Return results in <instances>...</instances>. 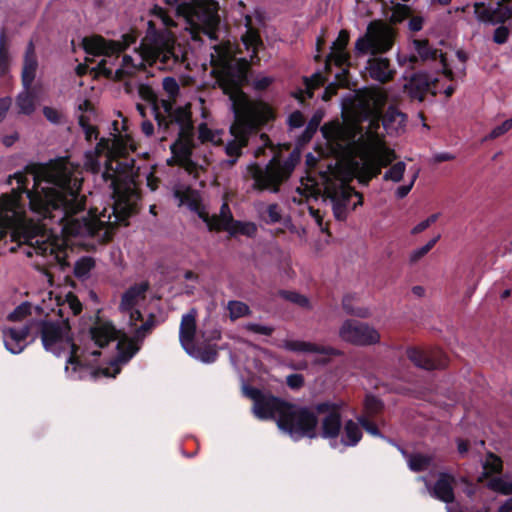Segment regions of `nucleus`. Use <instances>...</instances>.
<instances>
[{
    "instance_id": "31",
    "label": "nucleus",
    "mask_w": 512,
    "mask_h": 512,
    "mask_svg": "<svg viewBox=\"0 0 512 512\" xmlns=\"http://www.w3.org/2000/svg\"><path fill=\"white\" fill-rule=\"evenodd\" d=\"M138 94L142 100L150 105L157 126L162 127L165 125L163 119L160 117L159 99L153 88L148 84H140L138 86Z\"/></svg>"
},
{
    "instance_id": "54",
    "label": "nucleus",
    "mask_w": 512,
    "mask_h": 512,
    "mask_svg": "<svg viewBox=\"0 0 512 512\" xmlns=\"http://www.w3.org/2000/svg\"><path fill=\"white\" fill-rule=\"evenodd\" d=\"M349 60L350 55L347 51L331 50L327 56L326 66H328L330 62H333L336 66L343 67L349 64Z\"/></svg>"
},
{
    "instance_id": "16",
    "label": "nucleus",
    "mask_w": 512,
    "mask_h": 512,
    "mask_svg": "<svg viewBox=\"0 0 512 512\" xmlns=\"http://www.w3.org/2000/svg\"><path fill=\"white\" fill-rule=\"evenodd\" d=\"M474 12L481 22L503 24L512 17V0H499L495 7L475 3Z\"/></svg>"
},
{
    "instance_id": "62",
    "label": "nucleus",
    "mask_w": 512,
    "mask_h": 512,
    "mask_svg": "<svg viewBox=\"0 0 512 512\" xmlns=\"http://www.w3.org/2000/svg\"><path fill=\"white\" fill-rule=\"evenodd\" d=\"M162 86L164 91L172 99H175L180 91L179 84L174 77L168 76L163 79Z\"/></svg>"
},
{
    "instance_id": "26",
    "label": "nucleus",
    "mask_w": 512,
    "mask_h": 512,
    "mask_svg": "<svg viewBox=\"0 0 512 512\" xmlns=\"http://www.w3.org/2000/svg\"><path fill=\"white\" fill-rule=\"evenodd\" d=\"M454 483L453 475L446 472L440 473L434 484L432 495L444 503H453L455 500Z\"/></svg>"
},
{
    "instance_id": "6",
    "label": "nucleus",
    "mask_w": 512,
    "mask_h": 512,
    "mask_svg": "<svg viewBox=\"0 0 512 512\" xmlns=\"http://www.w3.org/2000/svg\"><path fill=\"white\" fill-rule=\"evenodd\" d=\"M178 3L177 13L190 24L192 38L203 33L211 40L218 39L220 17L218 3L215 0H173Z\"/></svg>"
},
{
    "instance_id": "4",
    "label": "nucleus",
    "mask_w": 512,
    "mask_h": 512,
    "mask_svg": "<svg viewBox=\"0 0 512 512\" xmlns=\"http://www.w3.org/2000/svg\"><path fill=\"white\" fill-rule=\"evenodd\" d=\"M245 391L253 400V411L257 418L276 420L278 428L295 441L317 437L319 419L313 408L293 404L255 387H247Z\"/></svg>"
},
{
    "instance_id": "19",
    "label": "nucleus",
    "mask_w": 512,
    "mask_h": 512,
    "mask_svg": "<svg viewBox=\"0 0 512 512\" xmlns=\"http://www.w3.org/2000/svg\"><path fill=\"white\" fill-rule=\"evenodd\" d=\"M437 79H432L427 73L418 72L411 76L404 85V90L412 100L424 101L426 94L435 87Z\"/></svg>"
},
{
    "instance_id": "63",
    "label": "nucleus",
    "mask_w": 512,
    "mask_h": 512,
    "mask_svg": "<svg viewBox=\"0 0 512 512\" xmlns=\"http://www.w3.org/2000/svg\"><path fill=\"white\" fill-rule=\"evenodd\" d=\"M349 40H350L349 31L346 29L340 30L338 37L332 43L331 50L346 51Z\"/></svg>"
},
{
    "instance_id": "2",
    "label": "nucleus",
    "mask_w": 512,
    "mask_h": 512,
    "mask_svg": "<svg viewBox=\"0 0 512 512\" xmlns=\"http://www.w3.org/2000/svg\"><path fill=\"white\" fill-rule=\"evenodd\" d=\"M215 50L218 57H212V75L223 94L228 96L234 114V122L230 127L233 139L225 147L226 154L233 157L229 163L234 165L241 156L242 149L248 145L249 136L272 121L274 113L267 103L252 100L243 90L250 84V61L231 57L228 51L222 52L218 46Z\"/></svg>"
},
{
    "instance_id": "41",
    "label": "nucleus",
    "mask_w": 512,
    "mask_h": 512,
    "mask_svg": "<svg viewBox=\"0 0 512 512\" xmlns=\"http://www.w3.org/2000/svg\"><path fill=\"white\" fill-rule=\"evenodd\" d=\"M95 267V261L92 257L84 256L76 261L73 273L77 278H85Z\"/></svg>"
},
{
    "instance_id": "43",
    "label": "nucleus",
    "mask_w": 512,
    "mask_h": 512,
    "mask_svg": "<svg viewBox=\"0 0 512 512\" xmlns=\"http://www.w3.org/2000/svg\"><path fill=\"white\" fill-rule=\"evenodd\" d=\"M354 296L348 294L342 299V308L348 315L357 316L360 318H366L369 316V310L367 308L353 306Z\"/></svg>"
},
{
    "instance_id": "59",
    "label": "nucleus",
    "mask_w": 512,
    "mask_h": 512,
    "mask_svg": "<svg viewBox=\"0 0 512 512\" xmlns=\"http://www.w3.org/2000/svg\"><path fill=\"white\" fill-rule=\"evenodd\" d=\"M260 140L262 142V145L254 151L255 158H260L261 156L265 155L266 149H270L274 153V155L277 154V151L279 149L273 144V142L266 133H262L260 135Z\"/></svg>"
},
{
    "instance_id": "50",
    "label": "nucleus",
    "mask_w": 512,
    "mask_h": 512,
    "mask_svg": "<svg viewBox=\"0 0 512 512\" xmlns=\"http://www.w3.org/2000/svg\"><path fill=\"white\" fill-rule=\"evenodd\" d=\"M406 170V165L404 162L399 161L392 165L389 170H387L383 176V179L385 181H393V182H400L403 179L404 173Z\"/></svg>"
},
{
    "instance_id": "8",
    "label": "nucleus",
    "mask_w": 512,
    "mask_h": 512,
    "mask_svg": "<svg viewBox=\"0 0 512 512\" xmlns=\"http://www.w3.org/2000/svg\"><path fill=\"white\" fill-rule=\"evenodd\" d=\"M324 195L331 201L334 217L338 221L347 219L349 209L354 211L358 206L363 205L362 193L345 181H327Z\"/></svg>"
},
{
    "instance_id": "60",
    "label": "nucleus",
    "mask_w": 512,
    "mask_h": 512,
    "mask_svg": "<svg viewBox=\"0 0 512 512\" xmlns=\"http://www.w3.org/2000/svg\"><path fill=\"white\" fill-rule=\"evenodd\" d=\"M411 10L405 4L397 3L393 6L391 21L393 23H400L409 17Z\"/></svg>"
},
{
    "instance_id": "49",
    "label": "nucleus",
    "mask_w": 512,
    "mask_h": 512,
    "mask_svg": "<svg viewBox=\"0 0 512 512\" xmlns=\"http://www.w3.org/2000/svg\"><path fill=\"white\" fill-rule=\"evenodd\" d=\"M279 295L289 301V302H292L302 308H309L310 307V301L309 299L300 294V293H297V292H294V291H287V290H280L279 291Z\"/></svg>"
},
{
    "instance_id": "21",
    "label": "nucleus",
    "mask_w": 512,
    "mask_h": 512,
    "mask_svg": "<svg viewBox=\"0 0 512 512\" xmlns=\"http://www.w3.org/2000/svg\"><path fill=\"white\" fill-rule=\"evenodd\" d=\"M173 129L178 127V138L177 140L186 143H194V126L192 122V113L189 106H179L173 116Z\"/></svg>"
},
{
    "instance_id": "20",
    "label": "nucleus",
    "mask_w": 512,
    "mask_h": 512,
    "mask_svg": "<svg viewBox=\"0 0 512 512\" xmlns=\"http://www.w3.org/2000/svg\"><path fill=\"white\" fill-rule=\"evenodd\" d=\"M29 325L22 327H7L2 330L5 348L12 354L21 353L28 345L27 338L30 335Z\"/></svg>"
},
{
    "instance_id": "47",
    "label": "nucleus",
    "mask_w": 512,
    "mask_h": 512,
    "mask_svg": "<svg viewBox=\"0 0 512 512\" xmlns=\"http://www.w3.org/2000/svg\"><path fill=\"white\" fill-rule=\"evenodd\" d=\"M229 316L232 320L248 316L251 311L247 304L241 301L232 300L228 303Z\"/></svg>"
},
{
    "instance_id": "52",
    "label": "nucleus",
    "mask_w": 512,
    "mask_h": 512,
    "mask_svg": "<svg viewBox=\"0 0 512 512\" xmlns=\"http://www.w3.org/2000/svg\"><path fill=\"white\" fill-rule=\"evenodd\" d=\"M203 344H213L212 342L219 341L222 337L221 330L213 325L211 327H204L199 332Z\"/></svg>"
},
{
    "instance_id": "12",
    "label": "nucleus",
    "mask_w": 512,
    "mask_h": 512,
    "mask_svg": "<svg viewBox=\"0 0 512 512\" xmlns=\"http://www.w3.org/2000/svg\"><path fill=\"white\" fill-rule=\"evenodd\" d=\"M156 325V316L150 313L145 322L137 329H134L133 337L129 338L125 334L117 344L118 360L127 363L140 350L139 342H142L147 334L151 333Z\"/></svg>"
},
{
    "instance_id": "42",
    "label": "nucleus",
    "mask_w": 512,
    "mask_h": 512,
    "mask_svg": "<svg viewBox=\"0 0 512 512\" xmlns=\"http://www.w3.org/2000/svg\"><path fill=\"white\" fill-rule=\"evenodd\" d=\"M486 487L502 495L512 494V482L505 481L501 477H491L487 479Z\"/></svg>"
},
{
    "instance_id": "56",
    "label": "nucleus",
    "mask_w": 512,
    "mask_h": 512,
    "mask_svg": "<svg viewBox=\"0 0 512 512\" xmlns=\"http://www.w3.org/2000/svg\"><path fill=\"white\" fill-rule=\"evenodd\" d=\"M262 219L267 224H275L281 221L282 215L277 203L269 204L266 208L265 213L262 215Z\"/></svg>"
},
{
    "instance_id": "15",
    "label": "nucleus",
    "mask_w": 512,
    "mask_h": 512,
    "mask_svg": "<svg viewBox=\"0 0 512 512\" xmlns=\"http://www.w3.org/2000/svg\"><path fill=\"white\" fill-rule=\"evenodd\" d=\"M175 44L174 36L159 34L155 37L147 56L153 62H160L165 67L173 66L179 61V56L175 51Z\"/></svg>"
},
{
    "instance_id": "61",
    "label": "nucleus",
    "mask_w": 512,
    "mask_h": 512,
    "mask_svg": "<svg viewBox=\"0 0 512 512\" xmlns=\"http://www.w3.org/2000/svg\"><path fill=\"white\" fill-rule=\"evenodd\" d=\"M321 121V116H318L317 114H314L312 118L309 120L305 130L303 131L301 135V139L303 141H310L313 135L316 133L318 126Z\"/></svg>"
},
{
    "instance_id": "48",
    "label": "nucleus",
    "mask_w": 512,
    "mask_h": 512,
    "mask_svg": "<svg viewBox=\"0 0 512 512\" xmlns=\"http://www.w3.org/2000/svg\"><path fill=\"white\" fill-rule=\"evenodd\" d=\"M357 421L360 424L361 428L364 429L368 434L378 437L384 438L382 432L378 428L377 424L372 420L371 417L365 415L357 416Z\"/></svg>"
},
{
    "instance_id": "40",
    "label": "nucleus",
    "mask_w": 512,
    "mask_h": 512,
    "mask_svg": "<svg viewBox=\"0 0 512 512\" xmlns=\"http://www.w3.org/2000/svg\"><path fill=\"white\" fill-rule=\"evenodd\" d=\"M384 409V404L382 400L378 397L369 394L366 395L364 399V414L365 416H369L371 418L375 417Z\"/></svg>"
},
{
    "instance_id": "17",
    "label": "nucleus",
    "mask_w": 512,
    "mask_h": 512,
    "mask_svg": "<svg viewBox=\"0 0 512 512\" xmlns=\"http://www.w3.org/2000/svg\"><path fill=\"white\" fill-rule=\"evenodd\" d=\"M197 315L195 308H191L182 315L179 327V341L187 354L194 352V341L197 333Z\"/></svg>"
},
{
    "instance_id": "51",
    "label": "nucleus",
    "mask_w": 512,
    "mask_h": 512,
    "mask_svg": "<svg viewBox=\"0 0 512 512\" xmlns=\"http://www.w3.org/2000/svg\"><path fill=\"white\" fill-rule=\"evenodd\" d=\"M440 235L433 237L430 241H428L424 246L414 250L410 254L409 261L411 264L417 263L420 259H422L439 241Z\"/></svg>"
},
{
    "instance_id": "3",
    "label": "nucleus",
    "mask_w": 512,
    "mask_h": 512,
    "mask_svg": "<svg viewBox=\"0 0 512 512\" xmlns=\"http://www.w3.org/2000/svg\"><path fill=\"white\" fill-rule=\"evenodd\" d=\"M133 167V160L105 159L101 177L112 190V205L99 215L93 209L85 214V207L66 224V230L73 236H98L109 242L119 226H127L129 218L138 212L140 200L139 191L132 186Z\"/></svg>"
},
{
    "instance_id": "35",
    "label": "nucleus",
    "mask_w": 512,
    "mask_h": 512,
    "mask_svg": "<svg viewBox=\"0 0 512 512\" xmlns=\"http://www.w3.org/2000/svg\"><path fill=\"white\" fill-rule=\"evenodd\" d=\"M404 456L408 457V466L413 472H422L428 469L431 464V458L423 454L409 455L405 450L400 449Z\"/></svg>"
},
{
    "instance_id": "25",
    "label": "nucleus",
    "mask_w": 512,
    "mask_h": 512,
    "mask_svg": "<svg viewBox=\"0 0 512 512\" xmlns=\"http://www.w3.org/2000/svg\"><path fill=\"white\" fill-rule=\"evenodd\" d=\"M368 70L372 79L383 84L391 81L396 73L391 67L390 60L384 57L369 59Z\"/></svg>"
},
{
    "instance_id": "28",
    "label": "nucleus",
    "mask_w": 512,
    "mask_h": 512,
    "mask_svg": "<svg viewBox=\"0 0 512 512\" xmlns=\"http://www.w3.org/2000/svg\"><path fill=\"white\" fill-rule=\"evenodd\" d=\"M160 117L163 119L165 125L158 127V133L161 134V140L166 139V136L172 133L173 129V116L177 111V107L174 108V99H161L159 100Z\"/></svg>"
},
{
    "instance_id": "5",
    "label": "nucleus",
    "mask_w": 512,
    "mask_h": 512,
    "mask_svg": "<svg viewBox=\"0 0 512 512\" xmlns=\"http://www.w3.org/2000/svg\"><path fill=\"white\" fill-rule=\"evenodd\" d=\"M300 159V151L295 148L283 162L280 160L279 151H277L265 168L257 162L249 164L247 172L254 180L252 188L260 192L268 190L278 193L281 185L289 179Z\"/></svg>"
},
{
    "instance_id": "34",
    "label": "nucleus",
    "mask_w": 512,
    "mask_h": 512,
    "mask_svg": "<svg viewBox=\"0 0 512 512\" xmlns=\"http://www.w3.org/2000/svg\"><path fill=\"white\" fill-rule=\"evenodd\" d=\"M201 360L204 363H213L218 358V349L216 344H203L202 347H196L194 345V352L189 354Z\"/></svg>"
},
{
    "instance_id": "13",
    "label": "nucleus",
    "mask_w": 512,
    "mask_h": 512,
    "mask_svg": "<svg viewBox=\"0 0 512 512\" xmlns=\"http://www.w3.org/2000/svg\"><path fill=\"white\" fill-rule=\"evenodd\" d=\"M339 336L345 342L360 346L373 345L380 341V334L376 329L356 320L344 321Z\"/></svg>"
},
{
    "instance_id": "37",
    "label": "nucleus",
    "mask_w": 512,
    "mask_h": 512,
    "mask_svg": "<svg viewBox=\"0 0 512 512\" xmlns=\"http://www.w3.org/2000/svg\"><path fill=\"white\" fill-rule=\"evenodd\" d=\"M174 197L179 201V206L188 205L191 210L197 211L199 203L195 197V192L191 188L174 190Z\"/></svg>"
},
{
    "instance_id": "57",
    "label": "nucleus",
    "mask_w": 512,
    "mask_h": 512,
    "mask_svg": "<svg viewBox=\"0 0 512 512\" xmlns=\"http://www.w3.org/2000/svg\"><path fill=\"white\" fill-rule=\"evenodd\" d=\"M218 219H220L219 220L220 231L221 230L228 231L229 227H231V225L235 221L233 219L232 213H231L227 203H224L221 206L220 216H218Z\"/></svg>"
},
{
    "instance_id": "38",
    "label": "nucleus",
    "mask_w": 512,
    "mask_h": 512,
    "mask_svg": "<svg viewBox=\"0 0 512 512\" xmlns=\"http://www.w3.org/2000/svg\"><path fill=\"white\" fill-rule=\"evenodd\" d=\"M227 232H229L231 236L240 234L252 238L257 233V226L253 222L235 220Z\"/></svg>"
},
{
    "instance_id": "64",
    "label": "nucleus",
    "mask_w": 512,
    "mask_h": 512,
    "mask_svg": "<svg viewBox=\"0 0 512 512\" xmlns=\"http://www.w3.org/2000/svg\"><path fill=\"white\" fill-rule=\"evenodd\" d=\"M243 43L245 44L246 48L249 49L250 47H253V54H257V46L259 44H262V41L260 39V36L257 31H249L246 35L242 37Z\"/></svg>"
},
{
    "instance_id": "36",
    "label": "nucleus",
    "mask_w": 512,
    "mask_h": 512,
    "mask_svg": "<svg viewBox=\"0 0 512 512\" xmlns=\"http://www.w3.org/2000/svg\"><path fill=\"white\" fill-rule=\"evenodd\" d=\"M37 67V60L24 59L21 80L25 90H29L31 88L36 76Z\"/></svg>"
},
{
    "instance_id": "9",
    "label": "nucleus",
    "mask_w": 512,
    "mask_h": 512,
    "mask_svg": "<svg viewBox=\"0 0 512 512\" xmlns=\"http://www.w3.org/2000/svg\"><path fill=\"white\" fill-rule=\"evenodd\" d=\"M393 46L391 30L381 21L368 24L366 33L355 42V53L358 56L386 53Z\"/></svg>"
},
{
    "instance_id": "10",
    "label": "nucleus",
    "mask_w": 512,
    "mask_h": 512,
    "mask_svg": "<svg viewBox=\"0 0 512 512\" xmlns=\"http://www.w3.org/2000/svg\"><path fill=\"white\" fill-rule=\"evenodd\" d=\"M136 40L137 35L134 33L124 34L121 41L107 40L101 35H92L83 38L82 47L89 55L115 56L117 59L119 54L134 44Z\"/></svg>"
},
{
    "instance_id": "22",
    "label": "nucleus",
    "mask_w": 512,
    "mask_h": 512,
    "mask_svg": "<svg viewBox=\"0 0 512 512\" xmlns=\"http://www.w3.org/2000/svg\"><path fill=\"white\" fill-rule=\"evenodd\" d=\"M413 46L417 55H410L408 61L415 65L418 61H434L440 59L441 64H445L446 56L441 50L434 48L428 39H414Z\"/></svg>"
},
{
    "instance_id": "33",
    "label": "nucleus",
    "mask_w": 512,
    "mask_h": 512,
    "mask_svg": "<svg viewBox=\"0 0 512 512\" xmlns=\"http://www.w3.org/2000/svg\"><path fill=\"white\" fill-rule=\"evenodd\" d=\"M387 165V162L380 163V161L376 159L365 160L361 168L362 176L360 178V182L368 184L371 179L377 177L381 173V167Z\"/></svg>"
},
{
    "instance_id": "45",
    "label": "nucleus",
    "mask_w": 512,
    "mask_h": 512,
    "mask_svg": "<svg viewBox=\"0 0 512 512\" xmlns=\"http://www.w3.org/2000/svg\"><path fill=\"white\" fill-rule=\"evenodd\" d=\"M9 51L6 43L5 32L2 31L0 35V76L7 74L9 70Z\"/></svg>"
},
{
    "instance_id": "46",
    "label": "nucleus",
    "mask_w": 512,
    "mask_h": 512,
    "mask_svg": "<svg viewBox=\"0 0 512 512\" xmlns=\"http://www.w3.org/2000/svg\"><path fill=\"white\" fill-rule=\"evenodd\" d=\"M326 78L321 72H316L310 77H304L303 82L306 87L308 97L313 96V91L325 84Z\"/></svg>"
},
{
    "instance_id": "30",
    "label": "nucleus",
    "mask_w": 512,
    "mask_h": 512,
    "mask_svg": "<svg viewBox=\"0 0 512 512\" xmlns=\"http://www.w3.org/2000/svg\"><path fill=\"white\" fill-rule=\"evenodd\" d=\"M483 471L478 476L477 482L482 483L492 477V475H499L503 472V461L495 453L489 451L486 453V459L482 463Z\"/></svg>"
},
{
    "instance_id": "14",
    "label": "nucleus",
    "mask_w": 512,
    "mask_h": 512,
    "mask_svg": "<svg viewBox=\"0 0 512 512\" xmlns=\"http://www.w3.org/2000/svg\"><path fill=\"white\" fill-rule=\"evenodd\" d=\"M406 354L416 367L424 370L444 369L448 366V357L439 348L422 350L417 347H409Z\"/></svg>"
},
{
    "instance_id": "1",
    "label": "nucleus",
    "mask_w": 512,
    "mask_h": 512,
    "mask_svg": "<svg viewBox=\"0 0 512 512\" xmlns=\"http://www.w3.org/2000/svg\"><path fill=\"white\" fill-rule=\"evenodd\" d=\"M17 182L14 196L0 197V212L13 211L21 194L29 199L30 210L44 221L45 225L57 224L66 236L74 237L66 230V224L75 214L85 208V195L80 193L83 179L74 174L64 158L47 164L30 163L24 171L9 176Z\"/></svg>"
},
{
    "instance_id": "24",
    "label": "nucleus",
    "mask_w": 512,
    "mask_h": 512,
    "mask_svg": "<svg viewBox=\"0 0 512 512\" xmlns=\"http://www.w3.org/2000/svg\"><path fill=\"white\" fill-rule=\"evenodd\" d=\"M282 348L291 352L317 353L326 356H338L341 354L336 348L300 340H285Z\"/></svg>"
},
{
    "instance_id": "7",
    "label": "nucleus",
    "mask_w": 512,
    "mask_h": 512,
    "mask_svg": "<svg viewBox=\"0 0 512 512\" xmlns=\"http://www.w3.org/2000/svg\"><path fill=\"white\" fill-rule=\"evenodd\" d=\"M39 332L46 351L60 356L62 352L69 349L70 354L67 364L72 365L74 371L84 367L77 355L79 346L73 340L71 327L67 320L62 322L41 320L39 322Z\"/></svg>"
},
{
    "instance_id": "55",
    "label": "nucleus",
    "mask_w": 512,
    "mask_h": 512,
    "mask_svg": "<svg viewBox=\"0 0 512 512\" xmlns=\"http://www.w3.org/2000/svg\"><path fill=\"white\" fill-rule=\"evenodd\" d=\"M511 129H512V117L510 119L505 120L502 124L496 126L494 129H492L491 132L489 134H487L482 139V142L497 139V138L503 136L504 134H506Z\"/></svg>"
},
{
    "instance_id": "32",
    "label": "nucleus",
    "mask_w": 512,
    "mask_h": 512,
    "mask_svg": "<svg viewBox=\"0 0 512 512\" xmlns=\"http://www.w3.org/2000/svg\"><path fill=\"white\" fill-rule=\"evenodd\" d=\"M113 62H110L106 59H102L96 67H93L90 71L94 72L96 76H103L104 78L108 80H114V81H123L127 78V72L123 68H118L115 71H113L112 67L109 65H113Z\"/></svg>"
},
{
    "instance_id": "53",
    "label": "nucleus",
    "mask_w": 512,
    "mask_h": 512,
    "mask_svg": "<svg viewBox=\"0 0 512 512\" xmlns=\"http://www.w3.org/2000/svg\"><path fill=\"white\" fill-rule=\"evenodd\" d=\"M32 305L30 302L25 301L18 305L7 317L9 321H21L28 315H31Z\"/></svg>"
},
{
    "instance_id": "29",
    "label": "nucleus",
    "mask_w": 512,
    "mask_h": 512,
    "mask_svg": "<svg viewBox=\"0 0 512 512\" xmlns=\"http://www.w3.org/2000/svg\"><path fill=\"white\" fill-rule=\"evenodd\" d=\"M340 442L345 447H355L362 440L363 433L358 421L348 419L343 423Z\"/></svg>"
},
{
    "instance_id": "23",
    "label": "nucleus",
    "mask_w": 512,
    "mask_h": 512,
    "mask_svg": "<svg viewBox=\"0 0 512 512\" xmlns=\"http://www.w3.org/2000/svg\"><path fill=\"white\" fill-rule=\"evenodd\" d=\"M104 154L106 159L114 157L110 149V139L103 137L99 140L94 150L85 153V168L94 174L99 173L101 171L100 157Z\"/></svg>"
},
{
    "instance_id": "58",
    "label": "nucleus",
    "mask_w": 512,
    "mask_h": 512,
    "mask_svg": "<svg viewBox=\"0 0 512 512\" xmlns=\"http://www.w3.org/2000/svg\"><path fill=\"white\" fill-rule=\"evenodd\" d=\"M143 58H141L138 64L134 63L133 58L130 55H124L122 58V65L120 68L128 71L127 77L133 76L137 71L144 69Z\"/></svg>"
},
{
    "instance_id": "27",
    "label": "nucleus",
    "mask_w": 512,
    "mask_h": 512,
    "mask_svg": "<svg viewBox=\"0 0 512 512\" xmlns=\"http://www.w3.org/2000/svg\"><path fill=\"white\" fill-rule=\"evenodd\" d=\"M149 285L147 282L140 284H134L130 286L121 297L119 310L121 312H128L134 308L139 299L145 298V293L148 290Z\"/></svg>"
},
{
    "instance_id": "39",
    "label": "nucleus",
    "mask_w": 512,
    "mask_h": 512,
    "mask_svg": "<svg viewBox=\"0 0 512 512\" xmlns=\"http://www.w3.org/2000/svg\"><path fill=\"white\" fill-rule=\"evenodd\" d=\"M193 148L194 143H186L176 140L171 145V152L179 161L184 162L190 159Z\"/></svg>"
},
{
    "instance_id": "18",
    "label": "nucleus",
    "mask_w": 512,
    "mask_h": 512,
    "mask_svg": "<svg viewBox=\"0 0 512 512\" xmlns=\"http://www.w3.org/2000/svg\"><path fill=\"white\" fill-rule=\"evenodd\" d=\"M89 333L94 343L100 347H106L110 342L119 338L120 331L116 329L111 321L103 320L98 314L94 324L90 327Z\"/></svg>"
},
{
    "instance_id": "44",
    "label": "nucleus",
    "mask_w": 512,
    "mask_h": 512,
    "mask_svg": "<svg viewBox=\"0 0 512 512\" xmlns=\"http://www.w3.org/2000/svg\"><path fill=\"white\" fill-rule=\"evenodd\" d=\"M16 103L20 112L26 115L31 114L35 109L34 98L29 90H25V92L20 93L17 97Z\"/></svg>"
},
{
    "instance_id": "11",
    "label": "nucleus",
    "mask_w": 512,
    "mask_h": 512,
    "mask_svg": "<svg viewBox=\"0 0 512 512\" xmlns=\"http://www.w3.org/2000/svg\"><path fill=\"white\" fill-rule=\"evenodd\" d=\"M342 408L343 403L333 402L330 400L315 403L313 409L317 413L325 414L321 419L320 436L327 440H336L343 426L342 423Z\"/></svg>"
}]
</instances>
